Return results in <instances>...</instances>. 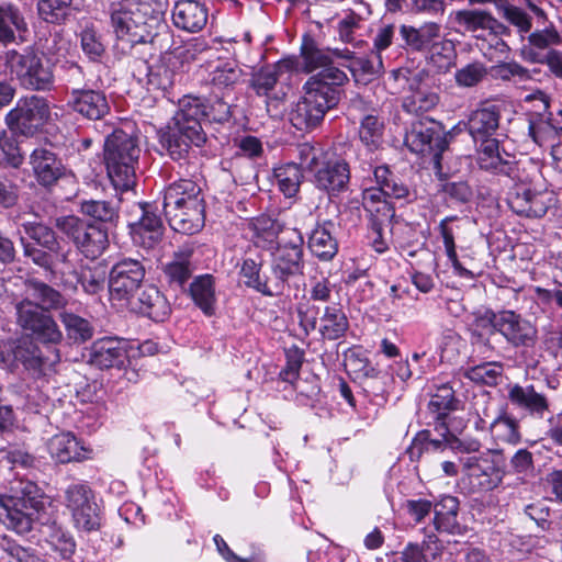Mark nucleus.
Listing matches in <instances>:
<instances>
[{
  "instance_id": "24",
  "label": "nucleus",
  "mask_w": 562,
  "mask_h": 562,
  "mask_svg": "<svg viewBox=\"0 0 562 562\" xmlns=\"http://www.w3.org/2000/svg\"><path fill=\"white\" fill-rule=\"evenodd\" d=\"M29 164L38 184L45 188L54 186L65 171L61 160L46 147L33 149Z\"/></svg>"
},
{
  "instance_id": "25",
  "label": "nucleus",
  "mask_w": 562,
  "mask_h": 562,
  "mask_svg": "<svg viewBox=\"0 0 562 562\" xmlns=\"http://www.w3.org/2000/svg\"><path fill=\"white\" fill-rule=\"evenodd\" d=\"M347 81L346 72L334 66L333 63L312 76L304 85V89H310L314 93L321 94L326 102L336 106L339 101V87L344 86Z\"/></svg>"
},
{
  "instance_id": "39",
  "label": "nucleus",
  "mask_w": 562,
  "mask_h": 562,
  "mask_svg": "<svg viewBox=\"0 0 562 562\" xmlns=\"http://www.w3.org/2000/svg\"><path fill=\"white\" fill-rule=\"evenodd\" d=\"M317 321H319L318 331L327 340H337L344 337L349 328L348 318L339 302H333L325 306Z\"/></svg>"
},
{
  "instance_id": "50",
  "label": "nucleus",
  "mask_w": 562,
  "mask_h": 562,
  "mask_svg": "<svg viewBox=\"0 0 562 562\" xmlns=\"http://www.w3.org/2000/svg\"><path fill=\"white\" fill-rule=\"evenodd\" d=\"M319 387L315 376L283 379V397L296 401L299 404L305 405L308 400L317 395Z\"/></svg>"
},
{
  "instance_id": "23",
  "label": "nucleus",
  "mask_w": 562,
  "mask_h": 562,
  "mask_svg": "<svg viewBox=\"0 0 562 562\" xmlns=\"http://www.w3.org/2000/svg\"><path fill=\"white\" fill-rule=\"evenodd\" d=\"M507 398L517 409L536 418H543L550 411V401L543 392L537 391L533 384L520 385L518 383L508 386Z\"/></svg>"
},
{
  "instance_id": "40",
  "label": "nucleus",
  "mask_w": 562,
  "mask_h": 562,
  "mask_svg": "<svg viewBox=\"0 0 562 562\" xmlns=\"http://www.w3.org/2000/svg\"><path fill=\"white\" fill-rule=\"evenodd\" d=\"M335 231V223L326 221L312 232L308 239V247L312 254L319 260L329 261L336 256L338 241L334 237Z\"/></svg>"
},
{
  "instance_id": "1",
  "label": "nucleus",
  "mask_w": 562,
  "mask_h": 562,
  "mask_svg": "<svg viewBox=\"0 0 562 562\" xmlns=\"http://www.w3.org/2000/svg\"><path fill=\"white\" fill-rule=\"evenodd\" d=\"M14 495L4 509L3 522L18 535L29 533L35 524L41 530L45 543L64 561H71L77 550L72 533L59 524L52 510V502L43 490L31 481H20L13 488Z\"/></svg>"
},
{
  "instance_id": "5",
  "label": "nucleus",
  "mask_w": 562,
  "mask_h": 562,
  "mask_svg": "<svg viewBox=\"0 0 562 562\" xmlns=\"http://www.w3.org/2000/svg\"><path fill=\"white\" fill-rule=\"evenodd\" d=\"M205 115L204 101L186 95L179 102L173 124L159 132V144L173 160L188 159L192 147H201L206 140L202 127Z\"/></svg>"
},
{
  "instance_id": "21",
  "label": "nucleus",
  "mask_w": 562,
  "mask_h": 562,
  "mask_svg": "<svg viewBox=\"0 0 562 562\" xmlns=\"http://www.w3.org/2000/svg\"><path fill=\"white\" fill-rule=\"evenodd\" d=\"M333 108L321 94L305 89V95L291 110L289 120L296 130H308L315 127L323 120L325 113Z\"/></svg>"
},
{
  "instance_id": "9",
  "label": "nucleus",
  "mask_w": 562,
  "mask_h": 562,
  "mask_svg": "<svg viewBox=\"0 0 562 562\" xmlns=\"http://www.w3.org/2000/svg\"><path fill=\"white\" fill-rule=\"evenodd\" d=\"M404 144L414 154L429 156L435 168L441 169V157L449 140L443 126L425 116L412 123L405 134Z\"/></svg>"
},
{
  "instance_id": "46",
  "label": "nucleus",
  "mask_w": 562,
  "mask_h": 562,
  "mask_svg": "<svg viewBox=\"0 0 562 562\" xmlns=\"http://www.w3.org/2000/svg\"><path fill=\"white\" fill-rule=\"evenodd\" d=\"M457 57L454 43L441 36L427 50L428 64L439 74H446L454 67Z\"/></svg>"
},
{
  "instance_id": "37",
  "label": "nucleus",
  "mask_w": 562,
  "mask_h": 562,
  "mask_svg": "<svg viewBox=\"0 0 562 562\" xmlns=\"http://www.w3.org/2000/svg\"><path fill=\"white\" fill-rule=\"evenodd\" d=\"M319 308L310 302H301L288 311L286 330L301 339L316 328Z\"/></svg>"
},
{
  "instance_id": "7",
  "label": "nucleus",
  "mask_w": 562,
  "mask_h": 562,
  "mask_svg": "<svg viewBox=\"0 0 562 562\" xmlns=\"http://www.w3.org/2000/svg\"><path fill=\"white\" fill-rule=\"evenodd\" d=\"M60 502L71 516L74 527L79 531H98L102 525V510L97 503L95 493L87 481L68 484Z\"/></svg>"
},
{
  "instance_id": "64",
  "label": "nucleus",
  "mask_w": 562,
  "mask_h": 562,
  "mask_svg": "<svg viewBox=\"0 0 562 562\" xmlns=\"http://www.w3.org/2000/svg\"><path fill=\"white\" fill-rule=\"evenodd\" d=\"M487 75L485 65L481 61H473L458 69L454 74L456 83L462 88L477 86Z\"/></svg>"
},
{
  "instance_id": "17",
  "label": "nucleus",
  "mask_w": 562,
  "mask_h": 562,
  "mask_svg": "<svg viewBox=\"0 0 562 562\" xmlns=\"http://www.w3.org/2000/svg\"><path fill=\"white\" fill-rule=\"evenodd\" d=\"M314 181L318 189L336 196L348 189L350 182V166L340 156H322L313 166Z\"/></svg>"
},
{
  "instance_id": "44",
  "label": "nucleus",
  "mask_w": 562,
  "mask_h": 562,
  "mask_svg": "<svg viewBox=\"0 0 562 562\" xmlns=\"http://www.w3.org/2000/svg\"><path fill=\"white\" fill-rule=\"evenodd\" d=\"M188 292L194 304L201 311L211 316L215 312V283L212 274L198 276L190 283Z\"/></svg>"
},
{
  "instance_id": "2",
  "label": "nucleus",
  "mask_w": 562,
  "mask_h": 562,
  "mask_svg": "<svg viewBox=\"0 0 562 562\" xmlns=\"http://www.w3.org/2000/svg\"><path fill=\"white\" fill-rule=\"evenodd\" d=\"M14 311L16 325L44 345L41 348L32 341L23 342L14 351L15 359L34 376L49 375L60 362L57 346L64 336L58 324L48 312L25 296L14 300Z\"/></svg>"
},
{
  "instance_id": "18",
  "label": "nucleus",
  "mask_w": 562,
  "mask_h": 562,
  "mask_svg": "<svg viewBox=\"0 0 562 562\" xmlns=\"http://www.w3.org/2000/svg\"><path fill=\"white\" fill-rule=\"evenodd\" d=\"M140 217L128 224L133 244L144 250H154L162 241L165 227L154 206L148 203L139 204Z\"/></svg>"
},
{
  "instance_id": "43",
  "label": "nucleus",
  "mask_w": 562,
  "mask_h": 562,
  "mask_svg": "<svg viewBox=\"0 0 562 562\" xmlns=\"http://www.w3.org/2000/svg\"><path fill=\"white\" fill-rule=\"evenodd\" d=\"M493 14L482 9H461L453 13V23L458 32L471 33L475 38H481L479 32H487Z\"/></svg>"
},
{
  "instance_id": "10",
  "label": "nucleus",
  "mask_w": 562,
  "mask_h": 562,
  "mask_svg": "<svg viewBox=\"0 0 562 562\" xmlns=\"http://www.w3.org/2000/svg\"><path fill=\"white\" fill-rule=\"evenodd\" d=\"M135 66L132 74L139 83L147 86V90L167 91L182 79L184 63L176 53H165L151 66L144 57L135 60Z\"/></svg>"
},
{
  "instance_id": "13",
  "label": "nucleus",
  "mask_w": 562,
  "mask_h": 562,
  "mask_svg": "<svg viewBox=\"0 0 562 562\" xmlns=\"http://www.w3.org/2000/svg\"><path fill=\"white\" fill-rule=\"evenodd\" d=\"M322 156V148L310 143L289 144L283 147V195L292 198L300 189L303 170L313 171Z\"/></svg>"
},
{
  "instance_id": "51",
  "label": "nucleus",
  "mask_w": 562,
  "mask_h": 562,
  "mask_svg": "<svg viewBox=\"0 0 562 562\" xmlns=\"http://www.w3.org/2000/svg\"><path fill=\"white\" fill-rule=\"evenodd\" d=\"M360 142L368 150L374 151L380 148L383 142L384 122L376 115H366L359 126Z\"/></svg>"
},
{
  "instance_id": "56",
  "label": "nucleus",
  "mask_w": 562,
  "mask_h": 562,
  "mask_svg": "<svg viewBox=\"0 0 562 562\" xmlns=\"http://www.w3.org/2000/svg\"><path fill=\"white\" fill-rule=\"evenodd\" d=\"M503 373L502 362H486L468 368L464 376L470 381L487 386H495Z\"/></svg>"
},
{
  "instance_id": "35",
  "label": "nucleus",
  "mask_w": 562,
  "mask_h": 562,
  "mask_svg": "<svg viewBox=\"0 0 562 562\" xmlns=\"http://www.w3.org/2000/svg\"><path fill=\"white\" fill-rule=\"evenodd\" d=\"M302 233L296 227H285L283 224V276L299 274L302 280L303 269Z\"/></svg>"
},
{
  "instance_id": "33",
  "label": "nucleus",
  "mask_w": 562,
  "mask_h": 562,
  "mask_svg": "<svg viewBox=\"0 0 562 562\" xmlns=\"http://www.w3.org/2000/svg\"><path fill=\"white\" fill-rule=\"evenodd\" d=\"M206 7L195 0H179L172 10L173 24L183 31L195 33L207 22Z\"/></svg>"
},
{
  "instance_id": "49",
  "label": "nucleus",
  "mask_w": 562,
  "mask_h": 562,
  "mask_svg": "<svg viewBox=\"0 0 562 562\" xmlns=\"http://www.w3.org/2000/svg\"><path fill=\"white\" fill-rule=\"evenodd\" d=\"M376 184L384 196L394 199H407L409 188L397 178L387 166H378L373 170Z\"/></svg>"
},
{
  "instance_id": "27",
  "label": "nucleus",
  "mask_w": 562,
  "mask_h": 562,
  "mask_svg": "<svg viewBox=\"0 0 562 562\" xmlns=\"http://www.w3.org/2000/svg\"><path fill=\"white\" fill-rule=\"evenodd\" d=\"M170 227L179 233L192 235L204 226V200H193L189 205L164 209Z\"/></svg>"
},
{
  "instance_id": "11",
  "label": "nucleus",
  "mask_w": 562,
  "mask_h": 562,
  "mask_svg": "<svg viewBox=\"0 0 562 562\" xmlns=\"http://www.w3.org/2000/svg\"><path fill=\"white\" fill-rule=\"evenodd\" d=\"M56 227L65 234L87 258H98L109 245L108 231L85 220L67 215L56 218Z\"/></svg>"
},
{
  "instance_id": "48",
  "label": "nucleus",
  "mask_w": 562,
  "mask_h": 562,
  "mask_svg": "<svg viewBox=\"0 0 562 562\" xmlns=\"http://www.w3.org/2000/svg\"><path fill=\"white\" fill-rule=\"evenodd\" d=\"M243 69L234 63H222L217 65L209 76L210 83L214 91H231L236 85L243 81Z\"/></svg>"
},
{
  "instance_id": "59",
  "label": "nucleus",
  "mask_w": 562,
  "mask_h": 562,
  "mask_svg": "<svg viewBox=\"0 0 562 562\" xmlns=\"http://www.w3.org/2000/svg\"><path fill=\"white\" fill-rule=\"evenodd\" d=\"M72 0H38L37 11L47 23H61L70 14Z\"/></svg>"
},
{
  "instance_id": "58",
  "label": "nucleus",
  "mask_w": 562,
  "mask_h": 562,
  "mask_svg": "<svg viewBox=\"0 0 562 562\" xmlns=\"http://www.w3.org/2000/svg\"><path fill=\"white\" fill-rule=\"evenodd\" d=\"M439 102V95L432 91L417 90L403 101V110L408 114L422 116L432 110Z\"/></svg>"
},
{
  "instance_id": "36",
  "label": "nucleus",
  "mask_w": 562,
  "mask_h": 562,
  "mask_svg": "<svg viewBox=\"0 0 562 562\" xmlns=\"http://www.w3.org/2000/svg\"><path fill=\"white\" fill-rule=\"evenodd\" d=\"M441 34V26L436 22H426L419 27L403 24L400 35L405 46L413 52H427Z\"/></svg>"
},
{
  "instance_id": "55",
  "label": "nucleus",
  "mask_w": 562,
  "mask_h": 562,
  "mask_svg": "<svg viewBox=\"0 0 562 562\" xmlns=\"http://www.w3.org/2000/svg\"><path fill=\"white\" fill-rule=\"evenodd\" d=\"M457 220H459L457 215L446 216L440 221L438 231L443 241L446 255L452 267L456 271L459 272L460 276H467L470 272L462 267L458 259L457 247L454 243V228L451 226V223Z\"/></svg>"
},
{
  "instance_id": "45",
  "label": "nucleus",
  "mask_w": 562,
  "mask_h": 562,
  "mask_svg": "<svg viewBox=\"0 0 562 562\" xmlns=\"http://www.w3.org/2000/svg\"><path fill=\"white\" fill-rule=\"evenodd\" d=\"M440 437V439H434L430 430L423 429L415 435L405 453L412 462H418L425 453L443 451L446 445H450L451 434Z\"/></svg>"
},
{
  "instance_id": "29",
  "label": "nucleus",
  "mask_w": 562,
  "mask_h": 562,
  "mask_svg": "<svg viewBox=\"0 0 562 562\" xmlns=\"http://www.w3.org/2000/svg\"><path fill=\"white\" fill-rule=\"evenodd\" d=\"M301 56L302 63L295 56L283 57V70L310 74L334 63L331 50L318 47L312 40L302 45Z\"/></svg>"
},
{
  "instance_id": "4",
  "label": "nucleus",
  "mask_w": 562,
  "mask_h": 562,
  "mask_svg": "<svg viewBox=\"0 0 562 562\" xmlns=\"http://www.w3.org/2000/svg\"><path fill=\"white\" fill-rule=\"evenodd\" d=\"M505 105L485 100L479 103L468 117V131L476 146V162L481 170L494 176L518 177V165L514 155L501 148L497 131Z\"/></svg>"
},
{
  "instance_id": "6",
  "label": "nucleus",
  "mask_w": 562,
  "mask_h": 562,
  "mask_svg": "<svg viewBox=\"0 0 562 562\" xmlns=\"http://www.w3.org/2000/svg\"><path fill=\"white\" fill-rule=\"evenodd\" d=\"M140 155L137 135L114 130L104 142V162L114 189L132 191L136 184V167Z\"/></svg>"
},
{
  "instance_id": "14",
  "label": "nucleus",
  "mask_w": 562,
  "mask_h": 562,
  "mask_svg": "<svg viewBox=\"0 0 562 562\" xmlns=\"http://www.w3.org/2000/svg\"><path fill=\"white\" fill-rule=\"evenodd\" d=\"M494 321V329L504 337L508 345L519 348H533L538 341V329L535 324L515 311L504 310L494 312L488 310Z\"/></svg>"
},
{
  "instance_id": "34",
  "label": "nucleus",
  "mask_w": 562,
  "mask_h": 562,
  "mask_svg": "<svg viewBox=\"0 0 562 562\" xmlns=\"http://www.w3.org/2000/svg\"><path fill=\"white\" fill-rule=\"evenodd\" d=\"M132 308L137 313L153 319L154 322L166 321L170 313L171 306L166 296L155 285H146L136 302L131 303Z\"/></svg>"
},
{
  "instance_id": "28",
  "label": "nucleus",
  "mask_w": 562,
  "mask_h": 562,
  "mask_svg": "<svg viewBox=\"0 0 562 562\" xmlns=\"http://www.w3.org/2000/svg\"><path fill=\"white\" fill-rule=\"evenodd\" d=\"M507 202L514 213L526 217L540 218L549 209L544 193L531 190L524 184L516 186L508 193Z\"/></svg>"
},
{
  "instance_id": "63",
  "label": "nucleus",
  "mask_w": 562,
  "mask_h": 562,
  "mask_svg": "<svg viewBox=\"0 0 562 562\" xmlns=\"http://www.w3.org/2000/svg\"><path fill=\"white\" fill-rule=\"evenodd\" d=\"M23 232L36 244L48 250H54L57 246L55 232L41 222H24L22 224Z\"/></svg>"
},
{
  "instance_id": "20",
  "label": "nucleus",
  "mask_w": 562,
  "mask_h": 562,
  "mask_svg": "<svg viewBox=\"0 0 562 562\" xmlns=\"http://www.w3.org/2000/svg\"><path fill=\"white\" fill-rule=\"evenodd\" d=\"M457 381H449L435 385V392L430 396L427 405L428 412L431 414V420L428 425H434L439 436L449 434L447 417L451 412L459 409L460 401L456 396L454 384Z\"/></svg>"
},
{
  "instance_id": "41",
  "label": "nucleus",
  "mask_w": 562,
  "mask_h": 562,
  "mask_svg": "<svg viewBox=\"0 0 562 562\" xmlns=\"http://www.w3.org/2000/svg\"><path fill=\"white\" fill-rule=\"evenodd\" d=\"M193 200H203L200 186L191 179H179L166 188L162 209L176 210V207L189 205Z\"/></svg>"
},
{
  "instance_id": "38",
  "label": "nucleus",
  "mask_w": 562,
  "mask_h": 562,
  "mask_svg": "<svg viewBox=\"0 0 562 562\" xmlns=\"http://www.w3.org/2000/svg\"><path fill=\"white\" fill-rule=\"evenodd\" d=\"M46 312L65 307L67 300L64 295L47 283L37 279H27L24 283V294Z\"/></svg>"
},
{
  "instance_id": "19",
  "label": "nucleus",
  "mask_w": 562,
  "mask_h": 562,
  "mask_svg": "<svg viewBox=\"0 0 562 562\" xmlns=\"http://www.w3.org/2000/svg\"><path fill=\"white\" fill-rule=\"evenodd\" d=\"M89 364L98 369H121L127 360L126 344L117 337H102L94 340L83 355Z\"/></svg>"
},
{
  "instance_id": "15",
  "label": "nucleus",
  "mask_w": 562,
  "mask_h": 562,
  "mask_svg": "<svg viewBox=\"0 0 562 562\" xmlns=\"http://www.w3.org/2000/svg\"><path fill=\"white\" fill-rule=\"evenodd\" d=\"M146 274L142 261L123 258L110 270L109 290L111 297L116 301H130L140 288Z\"/></svg>"
},
{
  "instance_id": "22",
  "label": "nucleus",
  "mask_w": 562,
  "mask_h": 562,
  "mask_svg": "<svg viewBox=\"0 0 562 562\" xmlns=\"http://www.w3.org/2000/svg\"><path fill=\"white\" fill-rule=\"evenodd\" d=\"M50 458L60 464L82 462L92 458V449L72 432L54 435L47 442Z\"/></svg>"
},
{
  "instance_id": "3",
  "label": "nucleus",
  "mask_w": 562,
  "mask_h": 562,
  "mask_svg": "<svg viewBox=\"0 0 562 562\" xmlns=\"http://www.w3.org/2000/svg\"><path fill=\"white\" fill-rule=\"evenodd\" d=\"M109 14L116 45L125 54H133L135 48L143 46L148 55H153L162 37H169L162 13L155 10L147 0L112 2Z\"/></svg>"
},
{
  "instance_id": "8",
  "label": "nucleus",
  "mask_w": 562,
  "mask_h": 562,
  "mask_svg": "<svg viewBox=\"0 0 562 562\" xmlns=\"http://www.w3.org/2000/svg\"><path fill=\"white\" fill-rule=\"evenodd\" d=\"M5 64L23 88L32 91H49L53 89L52 64L34 50L26 49L23 53L14 49L9 50L5 54Z\"/></svg>"
},
{
  "instance_id": "16",
  "label": "nucleus",
  "mask_w": 562,
  "mask_h": 562,
  "mask_svg": "<svg viewBox=\"0 0 562 562\" xmlns=\"http://www.w3.org/2000/svg\"><path fill=\"white\" fill-rule=\"evenodd\" d=\"M460 461L467 472L472 492L492 491L503 481L504 471L501 462L490 452L460 458Z\"/></svg>"
},
{
  "instance_id": "54",
  "label": "nucleus",
  "mask_w": 562,
  "mask_h": 562,
  "mask_svg": "<svg viewBox=\"0 0 562 562\" xmlns=\"http://www.w3.org/2000/svg\"><path fill=\"white\" fill-rule=\"evenodd\" d=\"M60 321L68 339L72 342L82 344L92 338L93 327L88 319L74 313L63 312L60 313Z\"/></svg>"
},
{
  "instance_id": "47",
  "label": "nucleus",
  "mask_w": 562,
  "mask_h": 562,
  "mask_svg": "<svg viewBox=\"0 0 562 562\" xmlns=\"http://www.w3.org/2000/svg\"><path fill=\"white\" fill-rule=\"evenodd\" d=\"M119 202L105 200H81L79 211L94 221L115 225L120 218Z\"/></svg>"
},
{
  "instance_id": "42",
  "label": "nucleus",
  "mask_w": 562,
  "mask_h": 562,
  "mask_svg": "<svg viewBox=\"0 0 562 562\" xmlns=\"http://www.w3.org/2000/svg\"><path fill=\"white\" fill-rule=\"evenodd\" d=\"M459 507V499L451 495H445L434 504V526L437 531L452 535L460 531Z\"/></svg>"
},
{
  "instance_id": "52",
  "label": "nucleus",
  "mask_w": 562,
  "mask_h": 562,
  "mask_svg": "<svg viewBox=\"0 0 562 562\" xmlns=\"http://www.w3.org/2000/svg\"><path fill=\"white\" fill-rule=\"evenodd\" d=\"M26 24L19 10L0 5V44L8 45L15 41V31L25 30Z\"/></svg>"
},
{
  "instance_id": "60",
  "label": "nucleus",
  "mask_w": 562,
  "mask_h": 562,
  "mask_svg": "<svg viewBox=\"0 0 562 562\" xmlns=\"http://www.w3.org/2000/svg\"><path fill=\"white\" fill-rule=\"evenodd\" d=\"M80 284L88 294H97L103 290L104 278L102 273L90 268H81L74 279H66L65 285L70 289H77Z\"/></svg>"
},
{
  "instance_id": "30",
  "label": "nucleus",
  "mask_w": 562,
  "mask_h": 562,
  "mask_svg": "<svg viewBox=\"0 0 562 562\" xmlns=\"http://www.w3.org/2000/svg\"><path fill=\"white\" fill-rule=\"evenodd\" d=\"M470 342L473 350L484 359H490L499 353L493 338L497 329H494V321L488 315V310L476 316L469 327Z\"/></svg>"
},
{
  "instance_id": "32",
  "label": "nucleus",
  "mask_w": 562,
  "mask_h": 562,
  "mask_svg": "<svg viewBox=\"0 0 562 562\" xmlns=\"http://www.w3.org/2000/svg\"><path fill=\"white\" fill-rule=\"evenodd\" d=\"M192 256L193 249L186 246L175 251L171 260L164 265V278L170 288L186 290V284L195 270Z\"/></svg>"
},
{
  "instance_id": "62",
  "label": "nucleus",
  "mask_w": 562,
  "mask_h": 562,
  "mask_svg": "<svg viewBox=\"0 0 562 562\" xmlns=\"http://www.w3.org/2000/svg\"><path fill=\"white\" fill-rule=\"evenodd\" d=\"M344 366L353 381H360L373 372L370 360L357 348H350L345 352Z\"/></svg>"
},
{
  "instance_id": "61",
  "label": "nucleus",
  "mask_w": 562,
  "mask_h": 562,
  "mask_svg": "<svg viewBox=\"0 0 562 562\" xmlns=\"http://www.w3.org/2000/svg\"><path fill=\"white\" fill-rule=\"evenodd\" d=\"M2 550L8 562H47L35 548L22 546L13 539L4 538Z\"/></svg>"
},
{
  "instance_id": "53",
  "label": "nucleus",
  "mask_w": 562,
  "mask_h": 562,
  "mask_svg": "<svg viewBox=\"0 0 562 562\" xmlns=\"http://www.w3.org/2000/svg\"><path fill=\"white\" fill-rule=\"evenodd\" d=\"M490 430L495 440L509 445H517L521 441L518 420L507 414L494 418L490 424Z\"/></svg>"
},
{
  "instance_id": "31",
  "label": "nucleus",
  "mask_w": 562,
  "mask_h": 562,
  "mask_svg": "<svg viewBox=\"0 0 562 562\" xmlns=\"http://www.w3.org/2000/svg\"><path fill=\"white\" fill-rule=\"evenodd\" d=\"M370 214L368 238L376 252H385L389 249V241L385 238L384 231L390 226L395 215L393 205L389 202L378 203V206H366Z\"/></svg>"
},
{
  "instance_id": "57",
  "label": "nucleus",
  "mask_w": 562,
  "mask_h": 562,
  "mask_svg": "<svg viewBox=\"0 0 562 562\" xmlns=\"http://www.w3.org/2000/svg\"><path fill=\"white\" fill-rule=\"evenodd\" d=\"M240 282L247 288H251L265 295L272 296L277 294L267 281H263L260 277V265L254 259L247 258L243 261L239 271Z\"/></svg>"
},
{
  "instance_id": "26",
  "label": "nucleus",
  "mask_w": 562,
  "mask_h": 562,
  "mask_svg": "<svg viewBox=\"0 0 562 562\" xmlns=\"http://www.w3.org/2000/svg\"><path fill=\"white\" fill-rule=\"evenodd\" d=\"M67 105L88 120H101L110 112L105 93L90 88L75 89L67 101Z\"/></svg>"
},
{
  "instance_id": "12",
  "label": "nucleus",
  "mask_w": 562,
  "mask_h": 562,
  "mask_svg": "<svg viewBox=\"0 0 562 562\" xmlns=\"http://www.w3.org/2000/svg\"><path fill=\"white\" fill-rule=\"evenodd\" d=\"M50 119V106L44 97L29 95L16 101L5 115L9 130L23 136H33Z\"/></svg>"
}]
</instances>
